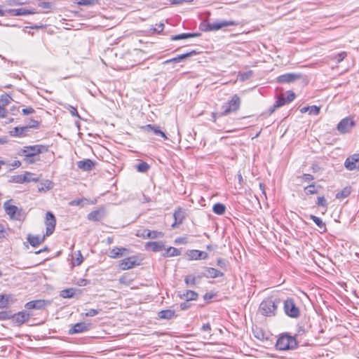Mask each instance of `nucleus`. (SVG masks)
Wrapping results in <instances>:
<instances>
[{
	"mask_svg": "<svg viewBox=\"0 0 359 359\" xmlns=\"http://www.w3.org/2000/svg\"><path fill=\"white\" fill-rule=\"evenodd\" d=\"M280 300L278 298H268L262 302L259 305V311L260 313L265 316H273Z\"/></svg>",
	"mask_w": 359,
	"mask_h": 359,
	"instance_id": "obj_1",
	"label": "nucleus"
},
{
	"mask_svg": "<svg viewBox=\"0 0 359 359\" xmlns=\"http://www.w3.org/2000/svg\"><path fill=\"white\" fill-rule=\"evenodd\" d=\"M297 346L296 337L287 333L280 334L276 344V348L280 351L294 350Z\"/></svg>",
	"mask_w": 359,
	"mask_h": 359,
	"instance_id": "obj_2",
	"label": "nucleus"
},
{
	"mask_svg": "<svg viewBox=\"0 0 359 359\" xmlns=\"http://www.w3.org/2000/svg\"><path fill=\"white\" fill-rule=\"evenodd\" d=\"M47 151L48 147L42 144H36L24 147L23 149L19 151L18 155L24 157H36L39 154L46 152Z\"/></svg>",
	"mask_w": 359,
	"mask_h": 359,
	"instance_id": "obj_3",
	"label": "nucleus"
},
{
	"mask_svg": "<svg viewBox=\"0 0 359 359\" xmlns=\"http://www.w3.org/2000/svg\"><path fill=\"white\" fill-rule=\"evenodd\" d=\"M238 22L233 20H221L215 22H207L202 25L203 27L201 29L204 32H212L221 29L223 27L228 26L238 25Z\"/></svg>",
	"mask_w": 359,
	"mask_h": 359,
	"instance_id": "obj_4",
	"label": "nucleus"
},
{
	"mask_svg": "<svg viewBox=\"0 0 359 359\" xmlns=\"http://www.w3.org/2000/svg\"><path fill=\"white\" fill-rule=\"evenodd\" d=\"M241 106V99L238 95H233L231 100L227 102L224 103L222 106V116H226L231 112L236 111Z\"/></svg>",
	"mask_w": 359,
	"mask_h": 359,
	"instance_id": "obj_5",
	"label": "nucleus"
},
{
	"mask_svg": "<svg viewBox=\"0 0 359 359\" xmlns=\"http://www.w3.org/2000/svg\"><path fill=\"white\" fill-rule=\"evenodd\" d=\"M283 309L285 314L290 318H297L300 315L299 309L292 298L285 300Z\"/></svg>",
	"mask_w": 359,
	"mask_h": 359,
	"instance_id": "obj_6",
	"label": "nucleus"
},
{
	"mask_svg": "<svg viewBox=\"0 0 359 359\" xmlns=\"http://www.w3.org/2000/svg\"><path fill=\"white\" fill-rule=\"evenodd\" d=\"M10 201L11 200L7 201L4 204V208L6 213L10 217L11 219L20 220L22 216V210L18 208L15 205H10Z\"/></svg>",
	"mask_w": 359,
	"mask_h": 359,
	"instance_id": "obj_7",
	"label": "nucleus"
},
{
	"mask_svg": "<svg viewBox=\"0 0 359 359\" xmlns=\"http://www.w3.org/2000/svg\"><path fill=\"white\" fill-rule=\"evenodd\" d=\"M204 271L198 275V278L205 277L206 278H216L224 276V273L212 267H203Z\"/></svg>",
	"mask_w": 359,
	"mask_h": 359,
	"instance_id": "obj_8",
	"label": "nucleus"
},
{
	"mask_svg": "<svg viewBox=\"0 0 359 359\" xmlns=\"http://www.w3.org/2000/svg\"><path fill=\"white\" fill-rule=\"evenodd\" d=\"M355 126V122L349 117L343 118L337 124V130L341 134L348 133L351 129Z\"/></svg>",
	"mask_w": 359,
	"mask_h": 359,
	"instance_id": "obj_9",
	"label": "nucleus"
},
{
	"mask_svg": "<svg viewBox=\"0 0 359 359\" xmlns=\"http://www.w3.org/2000/svg\"><path fill=\"white\" fill-rule=\"evenodd\" d=\"M55 224L56 219L55 215L51 212H47L46 215V236H49L53 233Z\"/></svg>",
	"mask_w": 359,
	"mask_h": 359,
	"instance_id": "obj_10",
	"label": "nucleus"
},
{
	"mask_svg": "<svg viewBox=\"0 0 359 359\" xmlns=\"http://www.w3.org/2000/svg\"><path fill=\"white\" fill-rule=\"evenodd\" d=\"M301 75L295 73H287L278 76L276 81L279 83H290L300 79Z\"/></svg>",
	"mask_w": 359,
	"mask_h": 359,
	"instance_id": "obj_11",
	"label": "nucleus"
},
{
	"mask_svg": "<svg viewBox=\"0 0 359 359\" xmlns=\"http://www.w3.org/2000/svg\"><path fill=\"white\" fill-rule=\"evenodd\" d=\"M344 165L348 170H359V154H355L347 158Z\"/></svg>",
	"mask_w": 359,
	"mask_h": 359,
	"instance_id": "obj_12",
	"label": "nucleus"
},
{
	"mask_svg": "<svg viewBox=\"0 0 359 359\" xmlns=\"http://www.w3.org/2000/svg\"><path fill=\"white\" fill-rule=\"evenodd\" d=\"M11 318L14 323L20 326L30 318V314L25 311L12 314Z\"/></svg>",
	"mask_w": 359,
	"mask_h": 359,
	"instance_id": "obj_13",
	"label": "nucleus"
},
{
	"mask_svg": "<svg viewBox=\"0 0 359 359\" xmlns=\"http://www.w3.org/2000/svg\"><path fill=\"white\" fill-rule=\"evenodd\" d=\"M140 265L135 256L127 257L120 262L119 266L122 270H128Z\"/></svg>",
	"mask_w": 359,
	"mask_h": 359,
	"instance_id": "obj_14",
	"label": "nucleus"
},
{
	"mask_svg": "<svg viewBox=\"0 0 359 359\" xmlns=\"http://www.w3.org/2000/svg\"><path fill=\"white\" fill-rule=\"evenodd\" d=\"M106 216L105 209L104 208H100L90 212L87 218L90 221L100 222Z\"/></svg>",
	"mask_w": 359,
	"mask_h": 359,
	"instance_id": "obj_15",
	"label": "nucleus"
},
{
	"mask_svg": "<svg viewBox=\"0 0 359 359\" xmlns=\"http://www.w3.org/2000/svg\"><path fill=\"white\" fill-rule=\"evenodd\" d=\"M90 324L86 323L85 322H81L76 323L72 327H71L69 330V334H74L82 333L86 332L90 330Z\"/></svg>",
	"mask_w": 359,
	"mask_h": 359,
	"instance_id": "obj_16",
	"label": "nucleus"
},
{
	"mask_svg": "<svg viewBox=\"0 0 359 359\" xmlns=\"http://www.w3.org/2000/svg\"><path fill=\"white\" fill-rule=\"evenodd\" d=\"M48 302L43 299H37L28 302L25 304V307L27 309L41 310L45 308Z\"/></svg>",
	"mask_w": 359,
	"mask_h": 359,
	"instance_id": "obj_17",
	"label": "nucleus"
},
{
	"mask_svg": "<svg viewBox=\"0 0 359 359\" xmlns=\"http://www.w3.org/2000/svg\"><path fill=\"white\" fill-rule=\"evenodd\" d=\"M187 254L189 260L206 259L208 257L207 252L198 250H190Z\"/></svg>",
	"mask_w": 359,
	"mask_h": 359,
	"instance_id": "obj_18",
	"label": "nucleus"
},
{
	"mask_svg": "<svg viewBox=\"0 0 359 359\" xmlns=\"http://www.w3.org/2000/svg\"><path fill=\"white\" fill-rule=\"evenodd\" d=\"M138 236H142L144 238H151L154 239L159 237H163V233L161 231H150L149 229H144L142 233H138Z\"/></svg>",
	"mask_w": 359,
	"mask_h": 359,
	"instance_id": "obj_19",
	"label": "nucleus"
},
{
	"mask_svg": "<svg viewBox=\"0 0 359 359\" xmlns=\"http://www.w3.org/2000/svg\"><path fill=\"white\" fill-rule=\"evenodd\" d=\"M77 166L83 171H90L95 166V162L90 159H84L77 162Z\"/></svg>",
	"mask_w": 359,
	"mask_h": 359,
	"instance_id": "obj_20",
	"label": "nucleus"
},
{
	"mask_svg": "<svg viewBox=\"0 0 359 359\" xmlns=\"http://www.w3.org/2000/svg\"><path fill=\"white\" fill-rule=\"evenodd\" d=\"M173 217L175 219V222L172 224V227L175 228L183 222V220L185 218V213L181 208H178L175 211Z\"/></svg>",
	"mask_w": 359,
	"mask_h": 359,
	"instance_id": "obj_21",
	"label": "nucleus"
},
{
	"mask_svg": "<svg viewBox=\"0 0 359 359\" xmlns=\"http://www.w3.org/2000/svg\"><path fill=\"white\" fill-rule=\"evenodd\" d=\"M29 130V126L15 127L10 131V135L13 137H24L26 135L27 132Z\"/></svg>",
	"mask_w": 359,
	"mask_h": 359,
	"instance_id": "obj_22",
	"label": "nucleus"
},
{
	"mask_svg": "<svg viewBox=\"0 0 359 359\" xmlns=\"http://www.w3.org/2000/svg\"><path fill=\"white\" fill-rule=\"evenodd\" d=\"M144 128L148 132L152 131L154 133V134H155L156 135H159V136L162 137L163 138H164L165 140L168 139L165 133L164 132H163L162 130H161L160 127L156 125L148 124V125H146L144 127Z\"/></svg>",
	"mask_w": 359,
	"mask_h": 359,
	"instance_id": "obj_23",
	"label": "nucleus"
},
{
	"mask_svg": "<svg viewBox=\"0 0 359 359\" xmlns=\"http://www.w3.org/2000/svg\"><path fill=\"white\" fill-rule=\"evenodd\" d=\"M145 248L147 250H151L153 252H158V251H161L164 248V244L163 242H161V241L148 242L145 245Z\"/></svg>",
	"mask_w": 359,
	"mask_h": 359,
	"instance_id": "obj_24",
	"label": "nucleus"
},
{
	"mask_svg": "<svg viewBox=\"0 0 359 359\" xmlns=\"http://www.w3.org/2000/svg\"><path fill=\"white\" fill-rule=\"evenodd\" d=\"M8 13L11 15L19 16V15H27L30 14H34L36 12L34 10H29L26 8H17V9H10L8 11Z\"/></svg>",
	"mask_w": 359,
	"mask_h": 359,
	"instance_id": "obj_25",
	"label": "nucleus"
},
{
	"mask_svg": "<svg viewBox=\"0 0 359 359\" xmlns=\"http://www.w3.org/2000/svg\"><path fill=\"white\" fill-rule=\"evenodd\" d=\"M46 235L42 236H32L31 234H28L27 236V241L32 247H36L41 243H43L45 240Z\"/></svg>",
	"mask_w": 359,
	"mask_h": 359,
	"instance_id": "obj_26",
	"label": "nucleus"
},
{
	"mask_svg": "<svg viewBox=\"0 0 359 359\" xmlns=\"http://www.w3.org/2000/svg\"><path fill=\"white\" fill-rule=\"evenodd\" d=\"M201 35L200 33H182L177 35L172 36L170 38L171 41H177L190 38H194L199 36Z\"/></svg>",
	"mask_w": 359,
	"mask_h": 359,
	"instance_id": "obj_27",
	"label": "nucleus"
},
{
	"mask_svg": "<svg viewBox=\"0 0 359 359\" xmlns=\"http://www.w3.org/2000/svg\"><path fill=\"white\" fill-rule=\"evenodd\" d=\"M158 316L161 319L170 320L175 316V312L170 309L162 310L158 312Z\"/></svg>",
	"mask_w": 359,
	"mask_h": 359,
	"instance_id": "obj_28",
	"label": "nucleus"
},
{
	"mask_svg": "<svg viewBox=\"0 0 359 359\" xmlns=\"http://www.w3.org/2000/svg\"><path fill=\"white\" fill-rule=\"evenodd\" d=\"M198 297V293L193 290H187L186 292L180 295L181 299H185L187 302L196 300Z\"/></svg>",
	"mask_w": 359,
	"mask_h": 359,
	"instance_id": "obj_29",
	"label": "nucleus"
},
{
	"mask_svg": "<svg viewBox=\"0 0 359 359\" xmlns=\"http://www.w3.org/2000/svg\"><path fill=\"white\" fill-rule=\"evenodd\" d=\"M126 251H128V250L125 248L115 247L114 248L110 250L109 257L114 259L120 257Z\"/></svg>",
	"mask_w": 359,
	"mask_h": 359,
	"instance_id": "obj_30",
	"label": "nucleus"
},
{
	"mask_svg": "<svg viewBox=\"0 0 359 359\" xmlns=\"http://www.w3.org/2000/svg\"><path fill=\"white\" fill-rule=\"evenodd\" d=\"M285 104H287L285 97L283 95L279 96L273 107L270 108L269 113L272 114L277 108L280 107Z\"/></svg>",
	"mask_w": 359,
	"mask_h": 359,
	"instance_id": "obj_31",
	"label": "nucleus"
},
{
	"mask_svg": "<svg viewBox=\"0 0 359 359\" xmlns=\"http://www.w3.org/2000/svg\"><path fill=\"white\" fill-rule=\"evenodd\" d=\"M79 290L73 287L65 289L60 291V296L62 298H72L76 294V292Z\"/></svg>",
	"mask_w": 359,
	"mask_h": 359,
	"instance_id": "obj_32",
	"label": "nucleus"
},
{
	"mask_svg": "<svg viewBox=\"0 0 359 359\" xmlns=\"http://www.w3.org/2000/svg\"><path fill=\"white\" fill-rule=\"evenodd\" d=\"M212 211L218 215H222L226 211V206L220 203H215L212 207Z\"/></svg>",
	"mask_w": 359,
	"mask_h": 359,
	"instance_id": "obj_33",
	"label": "nucleus"
},
{
	"mask_svg": "<svg viewBox=\"0 0 359 359\" xmlns=\"http://www.w3.org/2000/svg\"><path fill=\"white\" fill-rule=\"evenodd\" d=\"M26 181L24 175H13L9 177V183L23 184Z\"/></svg>",
	"mask_w": 359,
	"mask_h": 359,
	"instance_id": "obj_34",
	"label": "nucleus"
},
{
	"mask_svg": "<svg viewBox=\"0 0 359 359\" xmlns=\"http://www.w3.org/2000/svg\"><path fill=\"white\" fill-rule=\"evenodd\" d=\"M351 193V188L350 187H346L341 191L336 194V198L339 199H343L348 197Z\"/></svg>",
	"mask_w": 359,
	"mask_h": 359,
	"instance_id": "obj_35",
	"label": "nucleus"
},
{
	"mask_svg": "<svg viewBox=\"0 0 359 359\" xmlns=\"http://www.w3.org/2000/svg\"><path fill=\"white\" fill-rule=\"evenodd\" d=\"M53 188V182L50 180H46L44 182L38 185L39 191H46Z\"/></svg>",
	"mask_w": 359,
	"mask_h": 359,
	"instance_id": "obj_36",
	"label": "nucleus"
},
{
	"mask_svg": "<svg viewBox=\"0 0 359 359\" xmlns=\"http://www.w3.org/2000/svg\"><path fill=\"white\" fill-rule=\"evenodd\" d=\"M180 255V251L175 248L170 247L167 248L166 252L163 253L164 257H175Z\"/></svg>",
	"mask_w": 359,
	"mask_h": 359,
	"instance_id": "obj_37",
	"label": "nucleus"
},
{
	"mask_svg": "<svg viewBox=\"0 0 359 359\" xmlns=\"http://www.w3.org/2000/svg\"><path fill=\"white\" fill-rule=\"evenodd\" d=\"M309 217L318 226V227L326 230V225L320 217L313 215H311Z\"/></svg>",
	"mask_w": 359,
	"mask_h": 359,
	"instance_id": "obj_38",
	"label": "nucleus"
},
{
	"mask_svg": "<svg viewBox=\"0 0 359 359\" xmlns=\"http://www.w3.org/2000/svg\"><path fill=\"white\" fill-rule=\"evenodd\" d=\"M10 295L0 294V309H6L8 306Z\"/></svg>",
	"mask_w": 359,
	"mask_h": 359,
	"instance_id": "obj_39",
	"label": "nucleus"
},
{
	"mask_svg": "<svg viewBox=\"0 0 359 359\" xmlns=\"http://www.w3.org/2000/svg\"><path fill=\"white\" fill-rule=\"evenodd\" d=\"M304 192L306 195H312L318 193V189L315 183L304 187Z\"/></svg>",
	"mask_w": 359,
	"mask_h": 359,
	"instance_id": "obj_40",
	"label": "nucleus"
},
{
	"mask_svg": "<svg viewBox=\"0 0 359 359\" xmlns=\"http://www.w3.org/2000/svg\"><path fill=\"white\" fill-rule=\"evenodd\" d=\"M12 100V97L8 94H3L0 96V103L5 107L8 105Z\"/></svg>",
	"mask_w": 359,
	"mask_h": 359,
	"instance_id": "obj_41",
	"label": "nucleus"
},
{
	"mask_svg": "<svg viewBox=\"0 0 359 359\" xmlns=\"http://www.w3.org/2000/svg\"><path fill=\"white\" fill-rule=\"evenodd\" d=\"M197 53V52L196 50H191L190 52H188L187 53H184V54H182V55H177V60H178V62H180L183 60H184L185 59L188 58L189 57H191V56H193L194 55H196Z\"/></svg>",
	"mask_w": 359,
	"mask_h": 359,
	"instance_id": "obj_42",
	"label": "nucleus"
},
{
	"mask_svg": "<svg viewBox=\"0 0 359 359\" xmlns=\"http://www.w3.org/2000/svg\"><path fill=\"white\" fill-rule=\"evenodd\" d=\"M149 169V165L146 162H141L137 165V170L140 172H145Z\"/></svg>",
	"mask_w": 359,
	"mask_h": 359,
	"instance_id": "obj_43",
	"label": "nucleus"
},
{
	"mask_svg": "<svg viewBox=\"0 0 359 359\" xmlns=\"http://www.w3.org/2000/svg\"><path fill=\"white\" fill-rule=\"evenodd\" d=\"M196 277L195 276H187L184 278L185 283L187 286H192L196 284Z\"/></svg>",
	"mask_w": 359,
	"mask_h": 359,
	"instance_id": "obj_44",
	"label": "nucleus"
},
{
	"mask_svg": "<svg viewBox=\"0 0 359 359\" xmlns=\"http://www.w3.org/2000/svg\"><path fill=\"white\" fill-rule=\"evenodd\" d=\"M33 174L29 172H25L24 177H25V182H39V177H32Z\"/></svg>",
	"mask_w": 359,
	"mask_h": 359,
	"instance_id": "obj_45",
	"label": "nucleus"
},
{
	"mask_svg": "<svg viewBox=\"0 0 359 359\" xmlns=\"http://www.w3.org/2000/svg\"><path fill=\"white\" fill-rule=\"evenodd\" d=\"M79 6H93L97 3V0H76Z\"/></svg>",
	"mask_w": 359,
	"mask_h": 359,
	"instance_id": "obj_46",
	"label": "nucleus"
},
{
	"mask_svg": "<svg viewBox=\"0 0 359 359\" xmlns=\"http://www.w3.org/2000/svg\"><path fill=\"white\" fill-rule=\"evenodd\" d=\"M12 317V313L11 311H0V320H6L11 319Z\"/></svg>",
	"mask_w": 359,
	"mask_h": 359,
	"instance_id": "obj_47",
	"label": "nucleus"
},
{
	"mask_svg": "<svg viewBox=\"0 0 359 359\" xmlns=\"http://www.w3.org/2000/svg\"><path fill=\"white\" fill-rule=\"evenodd\" d=\"M252 76V71L250 70L245 72H240L239 77L241 81L249 79Z\"/></svg>",
	"mask_w": 359,
	"mask_h": 359,
	"instance_id": "obj_48",
	"label": "nucleus"
},
{
	"mask_svg": "<svg viewBox=\"0 0 359 359\" xmlns=\"http://www.w3.org/2000/svg\"><path fill=\"white\" fill-rule=\"evenodd\" d=\"M99 313H100V310L91 309L85 313H82L81 316H85V317H93V316H95Z\"/></svg>",
	"mask_w": 359,
	"mask_h": 359,
	"instance_id": "obj_49",
	"label": "nucleus"
},
{
	"mask_svg": "<svg viewBox=\"0 0 359 359\" xmlns=\"http://www.w3.org/2000/svg\"><path fill=\"white\" fill-rule=\"evenodd\" d=\"M86 201H87V199H86V198L75 199V200L72 201L69 203V205L83 206Z\"/></svg>",
	"mask_w": 359,
	"mask_h": 359,
	"instance_id": "obj_50",
	"label": "nucleus"
},
{
	"mask_svg": "<svg viewBox=\"0 0 359 359\" xmlns=\"http://www.w3.org/2000/svg\"><path fill=\"white\" fill-rule=\"evenodd\" d=\"M317 205L323 208H327V203L324 196H318L317 198Z\"/></svg>",
	"mask_w": 359,
	"mask_h": 359,
	"instance_id": "obj_51",
	"label": "nucleus"
},
{
	"mask_svg": "<svg viewBox=\"0 0 359 359\" xmlns=\"http://www.w3.org/2000/svg\"><path fill=\"white\" fill-rule=\"evenodd\" d=\"M320 108L316 105L310 106L309 114L311 115H318L320 113Z\"/></svg>",
	"mask_w": 359,
	"mask_h": 359,
	"instance_id": "obj_52",
	"label": "nucleus"
},
{
	"mask_svg": "<svg viewBox=\"0 0 359 359\" xmlns=\"http://www.w3.org/2000/svg\"><path fill=\"white\" fill-rule=\"evenodd\" d=\"M227 261L222 258H219L217 260V265L221 269H226L227 266Z\"/></svg>",
	"mask_w": 359,
	"mask_h": 359,
	"instance_id": "obj_53",
	"label": "nucleus"
},
{
	"mask_svg": "<svg viewBox=\"0 0 359 359\" xmlns=\"http://www.w3.org/2000/svg\"><path fill=\"white\" fill-rule=\"evenodd\" d=\"M39 7H41L45 9H51L52 5L50 2L41 1L38 4Z\"/></svg>",
	"mask_w": 359,
	"mask_h": 359,
	"instance_id": "obj_54",
	"label": "nucleus"
},
{
	"mask_svg": "<svg viewBox=\"0 0 359 359\" xmlns=\"http://www.w3.org/2000/svg\"><path fill=\"white\" fill-rule=\"evenodd\" d=\"M294 98H295L294 93H293L292 91H288L287 92V97H285L286 102L287 103H290L292 101H293Z\"/></svg>",
	"mask_w": 359,
	"mask_h": 359,
	"instance_id": "obj_55",
	"label": "nucleus"
},
{
	"mask_svg": "<svg viewBox=\"0 0 359 359\" xmlns=\"http://www.w3.org/2000/svg\"><path fill=\"white\" fill-rule=\"evenodd\" d=\"M346 57V53L341 52L340 53H339L336 55L335 59L337 61V62H341Z\"/></svg>",
	"mask_w": 359,
	"mask_h": 359,
	"instance_id": "obj_56",
	"label": "nucleus"
},
{
	"mask_svg": "<svg viewBox=\"0 0 359 359\" xmlns=\"http://www.w3.org/2000/svg\"><path fill=\"white\" fill-rule=\"evenodd\" d=\"M300 177L302 179L304 182H310L314 179L313 176L311 174H304Z\"/></svg>",
	"mask_w": 359,
	"mask_h": 359,
	"instance_id": "obj_57",
	"label": "nucleus"
},
{
	"mask_svg": "<svg viewBox=\"0 0 359 359\" xmlns=\"http://www.w3.org/2000/svg\"><path fill=\"white\" fill-rule=\"evenodd\" d=\"M39 158H35V157H24V161L29 164H33L36 161H39Z\"/></svg>",
	"mask_w": 359,
	"mask_h": 359,
	"instance_id": "obj_58",
	"label": "nucleus"
},
{
	"mask_svg": "<svg viewBox=\"0 0 359 359\" xmlns=\"http://www.w3.org/2000/svg\"><path fill=\"white\" fill-rule=\"evenodd\" d=\"M22 111L24 115H29V114H33L34 112V109L32 107H29L22 109Z\"/></svg>",
	"mask_w": 359,
	"mask_h": 359,
	"instance_id": "obj_59",
	"label": "nucleus"
},
{
	"mask_svg": "<svg viewBox=\"0 0 359 359\" xmlns=\"http://www.w3.org/2000/svg\"><path fill=\"white\" fill-rule=\"evenodd\" d=\"M156 27L154 30L157 33H160L163 30L164 25L163 23L156 24Z\"/></svg>",
	"mask_w": 359,
	"mask_h": 359,
	"instance_id": "obj_60",
	"label": "nucleus"
},
{
	"mask_svg": "<svg viewBox=\"0 0 359 359\" xmlns=\"http://www.w3.org/2000/svg\"><path fill=\"white\" fill-rule=\"evenodd\" d=\"M191 304L188 303V302H184L180 304V309L181 310H187L190 307Z\"/></svg>",
	"mask_w": 359,
	"mask_h": 359,
	"instance_id": "obj_61",
	"label": "nucleus"
},
{
	"mask_svg": "<svg viewBox=\"0 0 359 359\" xmlns=\"http://www.w3.org/2000/svg\"><path fill=\"white\" fill-rule=\"evenodd\" d=\"M7 114V110L5 107L0 105V117L4 118Z\"/></svg>",
	"mask_w": 359,
	"mask_h": 359,
	"instance_id": "obj_62",
	"label": "nucleus"
},
{
	"mask_svg": "<svg viewBox=\"0 0 359 359\" xmlns=\"http://www.w3.org/2000/svg\"><path fill=\"white\" fill-rule=\"evenodd\" d=\"M5 236H6L5 228L3 224H0V238H5Z\"/></svg>",
	"mask_w": 359,
	"mask_h": 359,
	"instance_id": "obj_63",
	"label": "nucleus"
},
{
	"mask_svg": "<svg viewBox=\"0 0 359 359\" xmlns=\"http://www.w3.org/2000/svg\"><path fill=\"white\" fill-rule=\"evenodd\" d=\"M83 262V257L80 252H79L78 257L76 259V264L80 265Z\"/></svg>",
	"mask_w": 359,
	"mask_h": 359,
	"instance_id": "obj_64",
	"label": "nucleus"
}]
</instances>
